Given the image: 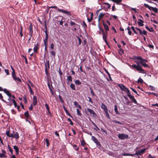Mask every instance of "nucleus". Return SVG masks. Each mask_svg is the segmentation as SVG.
Listing matches in <instances>:
<instances>
[{
    "mask_svg": "<svg viewBox=\"0 0 158 158\" xmlns=\"http://www.w3.org/2000/svg\"><path fill=\"white\" fill-rule=\"evenodd\" d=\"M105 113L106 114V116L108 118H110V116H109V114L108 112V110H107V111H105Z\"/></svg>",
    "mask_w": 158,
    "mask_h": 158,
    "instance_id": "obj_45",
    "label": "nucleus"
},
{
    "mask_svg": "<svg viewBox=\"0 0 158 158\" xmlns=\"http://www.w3.org/2000/svg\"><path fill=\"white\" fill-rule=\"evenodd\" d=\"M118 86L123 91H124L125 92H128L129 89L126 88L124 85L121 84H119Z\"/></svg>",
    "mask_w": 158,
    "mask_h": 158,
    "instance_id": "obj_5",
    "label": "nucleus"
},
{
    "mask_svg": "<svg viewBox=\"0 0 158 158\" xmlns=\"http://www.w3.org/2000/svg\"><path fill=\"white\" fill-rule=\"evenodd\" d=\"M77 38L78 41V45H80L81 44V39L78 37H77Z\"/></svg>",
    "mask_w": 158,
    "mask_h": 158,
    "instance_id": "obj_42",
    "label": "nucleus"
},
{
    "mask_svg": "<svg viewBox=\"0 0 158 158\" xmlns=\"http://www.w3.org/2000/svg\"><path fill=\"white\" fill-rule=\"evenodd\" d=\"M145 28L150 32H152L153 31V29L152 27H151L150 28H149L148 27L146 26Z\"/></svg>",
    "mask_w": 158,
    "mask_h": 158,
    "instance_id": "obj_35",
    "label": "nucleus"
},
{
    "mask_svg": "<svg viewBox=\"0 0 158 158\" xmlns=\"http://www.w3.org/2000/svg\"><path fill=\"white\" fill-rule=\"evenodd\" d=\"M75 27L74 28V30H73L74 31H75L77 30V28H78L79 27V26L78 25H76V26H75Z\"/></svg>",
    "mask_w": 158,
    "mask_h": 158,
    "instance_id": "obj_48",
    "label": "nucleus"
},
{
    "mask_svg": "<svg viewBox=\"0 0 158 158\" xmlns=\"http://www.w3.org/2000/svg\"><path fill=\"white\" fill-rule=\"evenodd\" d=\"M87 111L90 113L91 115H92L94 116L96 115L95 113L92 109L89 108H87Z\"/></svg>",
    "mask_w": 158,
    "mask_h": 158,
    "instance_id": "obj_11",
    "label": "nucleus"
},
{
    "mask_svg": "<svg viewBox=\"0 0 158 158\" xmlns=\"http://www.w3.org/2000/svg\"><path fill=\"white\" fill-rule=\"evenodd\" d=\"M91 139L96 144V145L100 147L101 146L100 142L94 136H92L91 137Z\"/></svg>",
    "mask_w": 158,
    "mask_h": 158,
    "instance_id": "obj_4",
    "label": "nucleus"
},
{
    "mask_svg": "<svg viewBox=\"0 0 158 158\" xmlns=\"http://www.w3.org/2000/svg\"><path fill=\"white\" fill-rule=\"evenodd\" d=\"M0 99H1L2 100V101L3 102H6L3 99V96L1 94H0Z\"/></svg>",
    "mask_w": 158,
    "mask_h": 158,
    "instance_id": "obj_50",
    "label": "nucleus"
},
{
    "mask_svg": "<svg viewBox=\"0 0 158 158\" xmlns=\"http://www.w3.org/2000/svg\"><path fill=\"white\" fill-rule=\"evenodd\" d=\"M45 72L46 74L47 75L48 73L47 69V66H46V64H45Z\"/></svg>",
    "mask_w": 158,
    "mask_h": 158,
    "instance_id": "obj_54",
    "label": "nucleus"
},
{
    "mask_svg": "<svg viewBox=\"0 0 158 158\" xmlns=\"http://www.w3.org/2000/svg\"><path fill=\"white\" fill-rule=\"evenodd\" d=\"M12 133H10L9 131H6V134L7 136L9 137H11L12 136Z\"/></svg>",
    "mask_w": 158,
    "mask_h": 158,
    "instance_id": "obj_26",
    "label": "nucleus"
},
{
    "mask_svg": "<svg viewBox=\"0 0 158 158\" xmlns=\"http://www.w3.org/2000/svg\"><path fill=\"white\" fill-rule=\"evenodd\" d=\"M12 102H13L14 105L15 106V107H16L17 106V105L16 102L15 101L14 99H13Z\"/></svg>",
    "mask_w": 158,
    "mask_h": 158,
    "instance_id": "obj_44",
    "label": "nucleus"
},
{
    "mask_svg": "<svg viewBox=\"0 0 158 158\" xmlns=\"http://www.w3.org/2000/svg\"><path fill=\"white\" fill-rule=\"evenodd\" d=\"M67 81H70L71 82L72 81V77L71 76H69L67 77Z\"/></svg>",
    "mask_w": 158,
    "mask_h": 158,
    "instance_id": "obj_30",
    "label": "nucleus"
},
{
    "mask_svg": "<svg viewBox=\"0 0 158 158\" xmlns=\"http://www.w3.org/2000/svg\"><path fill=\"white\" fill-rule=\"evenodd\" d=\"M103 25L105 29L106 30V32H107L109 30V27L107 24H106L104 22L103 23Z\"/></svg>",
    "mask_w": 158,
    "mask_h": 158,
    "instance_id": "obj_13",
    "label": "nucleus"
},
{
    "mask_svg": "<svg viewBox=\"0 0 158 158\" xmlns=\"http://www.w3.org/2000/svg\"><path fill=\"white\" fill-rule=\"evenodd\" d=\"M107 32H106L105 33H103L102 36V38L103 40H104L106 44L108 45L109 44H108V43L106 40L107 37Z\"/></svg>",
    "mask_w": 158,
    "mask_h": 158,
    "instance_id": "obj_7",
    "label": "nucleus"
},
{
    "mask_svg": "<svg viewBox=\"0 0 158 158\" xmlns=\"http://www.w3.org/2000/svg\"><path fill=\"white\" fill-rule=\"evenodd\" d=\"M139 21H138L137 22L138 24L140 26H143V21L142 20L140 19H139Z\"/></svg>",
    "mask_w": 158,
    "mask_h": 158,
    "instance_id": "obj_20",
    "label": "nucleus"
},
{
    "mask_svg": "<svg viewBox=\"0 0 158 158\" xmlns=\"http://www.w3.org/2000/svg\"><path fill=\"white\" fill-rule=\"evenodd\" d=\"M131 29L133 30V31H134V33H135V34H137V32L135 30V28L134 27L132 26L131 27Z\"/></svg>",
    "mask_w": 158,
    "mask_h": 158,
    "instance_id": "obj_46",
    "label": "nucleus"
},
{
    "mask_svg": "<svg viewBox=\"0 0 158 158\" xmlns=\"http://www.w3.org/2000/svg\"><path fill=\"white\" fill-rule=\"evenodd\" d=\"M63 107V108H64V110L65 112L66 113L67 115H68L70 117H72L71 116V115L69 113V112L68 111V110H67V109L64 106Z\"/></svg>",
    "mask_w": 158,
    "mask_h": 158,
    "instance_id": "obj_25",
    "label": "nucleus"
},
{
    "mask_svg": "<svg viewBox=\"0 0 158 158\" xmlns=\"http://www.w3.org/2000/svg\"><path fill=\"white\" fill-rule=\"evenodd\" d=\"M8 148L9 151L11 153V154H12L13 152L12 149L11 148H10V146L9 145H8Z\"/></svg>",
    "mask_w": 158,
    "mask_h": 158,
    "instance_id": "obj_33",
    "label": "nucleus"
},
{
    "mask_svg": "<svg viewBox=\"0 0 158 158\" xmlns=\"http://www.w3.org/2000/svg\"><path fill=\"white\" fill-rule=\"evenodd\" d=\"M32 28H33L32 24L31 23L30 24V25L29 26V27L28 28V29L30 30V31L29 32V33L33 34V30Z\"/></svg>",
    "mask_w": 158,
    "mask_h": 158,
    "instance_id": "obj_17",
    "label": "nucleus"
},
{
    "mask_svg": "<svg viewBox=\"0 0 158 158\" xmlns=\"http://www.w3.org/2000/svg\"><path fill=\"white\" fill-rule=\"evenodd\" d=\"M77 146L76 145H73V148H74L75 150L76 151H78L79 149V148L77 147Z\"/></svg>",
    "mask_w": 158,
    "mask_h": 158,
    "instance_id": "obj_47",
    "label": "nucleus"
},
{
    "mask_svg": "<svg viewBox=\"0 0 158 158\" xmlns=\"http://www.w3.org/2000/svg\"><path fill=\"white\" fill-rule=\"evenodd\" d=\"M90 92L91 94L93 96H94L95 95V94L92 89H90Z\"/></svg>",
    "mask_w": 158,
    "mask_h": 158,
    "instance_id": "obj_51",
    "label": "nucleus"
},
{
    "mask_svg": "<svg viewBox=\"0 0 158 158\" xmlns=\"http://www.w3.org/2000/svg\"><path fill=\"white\" fill-rule=\"evenodd\" d=\"M129 154L126 153H124L123 154L122 156H129Z\"/></svg>",
    "mask_w": 158,
    "mask_h": 158,
    "instance_id": "obj_64",
    "label": "nucleus"
},
{
    "mask_svg": "<svg viewBox=\"0 0 158 158\" xmlns=\"http://www.w3.org/2000/svg\"><path fill=\"white\" fill-rule=\"evenodd\" d=\"M13 79L15 81H17L19 82H21V80L19 78V77H17L16 76L13 77Z\"/></svg>",
    "mask_w": 158,
    "mask_h": 158,
    "instance_id": "obj_22",
    "label": "nucleus"
},
{
    "mask_svg": "<svg viewBox=\"0 0 158 158\" xmlns=\"http://www.w3.org/2000/svg\"><path fill=\"white\" fill-rule=\"evenodd\" d=\"M101 131H102V132H104L105 133V134L107 135V132H106V131L104 129H103V128H102L101 129Z\"/></svg>",
    "mask_w": 158,
    "mask_h": 158,
    "instance_id": "obj_53",
    "label": "nucleus"
},
{
    "mask_svg": "<svg viewBox=\"0 0 158 158\" xmlns=\"http://www.w3.org/2000/svg\"><path fill=\"white\" fill-rule=\"evenodd\" d=\"M112 122L113 123H117L118 124H120V125L123 124V123H122L120 122H119V121H116L115 120H113L112 121Z\"/></svg>",
    "mask_w": 158,
    "mask_h": 158,
    "instance_id": "obj_27",
    "label": "nucleus"
},
{
    "mask_svg": "<svg viewBox=\"0 0 158 158\" xmlns=\"http://www.w3.org/2000/svg\"><path fill=\"white\" fill-rule=\"evenodd\" d=\"M135 60V62L137 64H133L132 65H129L130 68L131 69H135L137 71L139 72V73H145V71L142 69V66L139 64H141L145 68H149V66L146 63L148 62V60L146 59H143L141 56H135L134 58Z\"/></svg>",
    "mask_w": 158,
    "mask_h": 158,
    "instance_id": "obj_1",
    "label": "nucleus"
},
{
    "mask_svg": "<svg viewBox=\"0 0 158 158\" xmlns=\"http://www.w3.org/2000/svg\"><path fill=\"white\" fill-rule=\"evenodd\" d=\"M137 81H138V83H142L143 82V80H142V79H141L140 77H139V78Z\"/></svg>",
    "mask_w": 158,
    "mask_h": 158,
    "instance_id": "obj_36",
    "label": "nucleus"
},
{
    "mask_svg": "<svg viewBox=\"0 0 158 158\" xmlns=\"http://www.w3.org/2000/svg\"><path fill=\"white\" fill-rule=\"evenodd\" d=\"M45 106L47 110L48 111V112H50V111H49L50 108H49V107L48 106V105L47 103H46L45 104Z\"/></svg>",
    "mask_w": 158,
    "mask_h": 158,
    "instance_id": "obj_38",
    "label": "nucleus"
},
{
    "mask_svg": "<svg viewBox=\"0 0 158 158\" xmlns=\"http://www.w3.org/2000/svg\"><path fill=\"white\" fill-rule=\"evenodd\" d=\"M127 30L128 31V33L129 35H131V28L130 27H128L127 28Z\"/></svg>",
    "mask_w": 158,
    "mask_h": 158,
    "instance_id": "obj_41",
    "label": "nucleus"
},
{
    "mask_svg": "<svg viewBox=\"0 0 158 158\" xmlns=\"http://www.w3.org/2000/svg\"><path fill=\"white\" fill-rule=\"evenodd\" d=\"M51 54L52 55H53V56H56V52L54 51H52L51 52Z\"/></svg>",
    "mask_w": 158,
    "mask_h": 158,
    "instance_id": "obj_59",
    "label": "nucleus"
},
{
    "mask_svg": "<svg viewBox=\"0 0 158 158\" xmlns=\"http://www.w3.org/2000/svg\"><path fill=\"white\" fill-rule=\"evenodd\" d=\"M144 6L148 8L150 10H152L153 7L149 6L147 4L144 3Z\"/></svg>",
    "mask_w": 158,
    "mask_h": 158,
    "instance_id": "obj_19",
    "label": "nucleus"
},
{
    "mask_svg": "<svg viewBox=\"0 0 158 158\" xmlns=\"http://www.w3.org/2000/svg\"><path fill=\"white\" fill-rule=\"evenodd\" d=\"M33 104L34 106H35L37 105V102L36 97L35 96H34L33 97Z\"/></svg>",
    "mask_w": 158,
    "mask_h": 158,
    "instance_id": "obj_14",
    "label": "nucleus"
},
{
    "mask_svg": "<svg viewBox=\"0 0 158 158\" xmlns=\"http://www.w3.org/2000/svg\"><path fill=\"white\" fill-rule=\"evenodd\" d=\"M105 15V13H100L98 18V21L99 23H100L101 19L104 17Z\"/></svg>",
    "mask_w": 158,
    "mask_h": 158,
    "instance_id": "obj_10",
    "label": "nucleus"
},
{
    "mask_svg": "<svg viewBox=\"0 0 158 158\" xmlns=\"http://www.w3.org/2000/svg\"><path fill=\"white\" fill-rule=\"evenodd\" d=\"M13 148L15 150V151L16 152V154H18L19 149L18 147L17 146L15 145L13 147Z\"/></svg>",
    "mask_w": 158,
    "mask_h": 158,
    "instance_id": "obj_24",
    "label": "nucleus"
},
{
    "mask_svg": "<svg viewBox=\"0 0 158 158\" xmlns=\"http://www.w3.org/2000/svg\"><path fill=\"white\" fill-rule=\"evenodd\" d=\"M101 107L105 111L108 110L106 105L103 103H102Z\"/></svg>",
    "mask_w": 158,
    "mask_h": 158,
    "instance_id": "obj_15",
    "label": "nucleus"
},
{
    "mask_svg": "<svg viewBox=\"0 0 158 158\" xmlns=\"http://www.w3.org/2000/svg\"><path fill=\"white\" fill-rule=\"evenodd\" d=\"M4 71L5 73H6L7 75H9V70L7 69H5Z\"/></svg>",
    "mask_w": 158,
    "mask_h": 158,
    "instance_id": "obj_49",
    "label": "nucleus"
},
{
    "mask_svg": "<svg viewBox=\"0 0 158 158\" xmlns=\"http://www.w3.org/2000/svg\"><path fill=\"white\" fill-rule=\"evenodd\" d=\"M12 77L16 76L15 70V71L13 70V71H12Z\"/></svg>",
    "mask_w": 158,
    "mask_h": 158,
    "instance_id": "obj_63",
    "label": "nucleus"
},
{
    "mask_svg": "<svg viewBox=\"0 0 158 158\" xmlns=\"http://www.w3.org/2000/svg\"><path fill=\"white\" fill-rule=\"evenodd\" d=\"M110 6V5L107 2H103L101 5L102 9H104L106 11L109 8Z\"/></svg>",
    "mask_w": 158,
    "mask_h": 158,
    "instance_id": "obj_2",
    "label": "nucleus"
},
{
    "mask_svg": "<svg viewBox=\"0 0 158 158\" xmlns=\"http://www.w3.org/2000/svg\"><path fill=\"white\" fill-rule=\"evenodd\" d=\"M5 156V155L2 153H0V157L1 158L4 157Z\"/></svg>",
    "mask_w": 158,
    "mask_h": 158,
    "instance_id": "obj_61",
    "label": "nucleus"
},
{
    "mask_svg": "<svg viewBox=\"0 0 158 158\" xmlns=\"http://www.w3.org/2000/svg\"><path fill=\"white\" fill-rule=\"evenodd\" d=\"M93 19V17H91L90 19L88 18L87 20L89 22H90Z\"/></svg>",
    "mask_w": 158,
    "mask_h": 158,
    "instance_id": "obj_62",
    "label": "nucleus"
},
{
    "mask_svg": "<svg viewBox=\"0 0 158 158\" xmlns=\"http://www.w3.org/2000/svg\"><path fill=\"white\" fill-rule=\"evenodd\" d=\"M114 110L116 114H119V113L118 111V109L116 105H115Z\"/></svg>",
    "mask_w": 158,
    "mask_h": 158,
    "instance_id": "obj_31",
    "label": "nucleus"
},
{
    "mask_svg": "<svg viewBox=\"0 0 158 158\" xmlns=\"http://www.w3.org/2000/svg\"><path fill=\"white\" fill-rule=\"evenodd\" d=\"M46 30L45 31V33L46 35V37H48V34L46 28V26H45Z\"/></svg>",
    "mask_w": 158,
    "mask_h": 158,
    "instance_id": "obj_57",
    "label": "nucleus"
},
{
    "mask_svg": "<svg viewBox=\"0 0 158 158\" xmlns=\"http://www.w3.org/2000/svg\"><path fill=\"white\" fill-rule=\"evenodd\" d=\"M12 134V136L11 137L15 138L16 139H17L19 138V134L17 132H13Z\"/></svg>",
    "mask_w": 158,
    "mask_h": 158,
    "instance_id": "obj_8",
    "label": "nucleus"
},
{
    "mask_svg": "<svg viewBox=\"0 0 158 158\" xmlns=\"http://www.w3.org/2000/svg\"><path fill=\"white\" fill-rule=\"evenodd\" d=\"M70 88L73 90H76L75 85L73 83H71L70 85Z\"/></svg>",
    "mask_w": 158,
    "mask_h": 158,
    "instance_id": "obj_29",
    "label": "nucleus"
},
{
    "mask_svg": "<svg viewBox=\"0 0 158 158\" xmlns=\"http://www.w3.org/2000/svg\"><path fill=\"white\" fill-rule=\"evenodd\" d=\"M67 120L68 121H69L70 122V124L72 126L73 125V122L72 121V120H71L70 118H68V119Z\"/></svg>",
    "mask_w": 158,
    "mask_h": 158,
    "instance_id": "obj_43",
    "label": "nucleus"
},
{
    "mask_svg": "<svg viewBox=\"0 0 158 158\" xmlns=\"http://www.w3.org/2000/svg\"><path fill=\"white\" fill-rule=\"evenodd\" d=\"M45 142L46 143V145L47 147H48L49 145V140L48 139L46 138L45 139Z\"/></svg>",
    "mask_w": 158,
    "mask_h": 158,
    "instance_id": "obj_37",
    "label": "nucleus"
},
{
    "mask_svg": "<svg viewBox=\"0 0 158 158\" xmlns=\"http://www.w3.org/2000/svg\"><path fill=\"white\" fill-rule=\"evenodd\" d=\"M54 45L53 43H52L51 44L50 48L52 49H53L54 48Z\"/></svg>",
    "mask_w": 158,
    "mask_h": 158,
    "instance_id": "obj_58",
    "label": "nucleus"
},
{
    "mask_svg": "<svg viewBox=\"0 0 158 158\" xmlns=\"http://www.w3.org/2000/svg\"><path fill=\"white\" fill-rule=\"evenodd\" d=\"M131 89L135 93L137 94V92L136 91L135 89H133V88H131Z\"/></svg>",
    "mask_w": 158,
    "mask_h": 158,
    "instance_id": "obj_56",
    "label": "nucleus"
},
{
    "mask_svg": "<svg viewBox=\"0 0 158 158\" xmlns=\"http://www.w3.org/2000/svg\"><path fill=\"white\" fill-rule=\"evenodd\" d=\"M146 149V148H144L138 151H136L135 154L137 155H141L145 152Z\"/></svg>",
    "mask_w": 158,
    "mask_h": 158,
    "instance_id": "obj_6",
    "label": "nucleus"
},
{
    "mask_svg": "<svg viewBox=\"0 0 158 158\" xmlns=\"http://www.w3.org/2000/svg\"><path fill=\"white\" fill-rule=\"evenodd\" d=\"M152 10H153L155 13H157L158 12V10L157 8L156 7H153Z\"/></svg>",
    "mask_w": 158,
    "mask_h": 158,
    "instance_id": "obj_40",
    "label": "nucleus"
},
{
    "mask_svg": "<svg viewBox=\"0 0 158 158\" xmlns=\"http://www.w3.org/2000/svg\"><path fill=\"white\" fill-rule=\"evenodd\" d=\"M74 105L76 107H78L80 109H81V107L80 105H79L78 103L76 102H74Z\"/></svg>",
    "mask_w": 158,
    "mask_h": 158,
    "instance_id": "obj_21",
    "label": "nucleus"
},
{
    "mask_svg": "<svg viewBox=\"0 0 158 158\" xmlns=\"http://www.w3.org/2000/svg\"><path fill=\"white\" fill-rule=\"evenodd\" d=\"M139 34L142 35H147V31L145 30H144L143 32L141 31V29L139 30Z\"/></svg>",
    "mask_w": 158,
    "mask_h": 158,
    "instance_id": "obj_18",
    "label": "nucleus"
},
{
    "mask_svg": "<svg viewBox=\"0 0 158 158\" xmlns=\"http://www.w3.org/2000/svg\"><path fill=\"white\" fill-rule=\"evenodd\" d=\"M23 100H24V103H27V99H26V96H25L23 97Z\"/></svg>",
    "mask_w": 158,
    "mask_h": 158,
    "instance_id": "obj_52",
    "label": "nucleus"
},
{
    "mask_svg": "<svg viewBox=\"0 0 158 158\" xmlns=\"http://www.w3.org/2000/svg\"><path fill=\"white\" fill-rule=\"evenodd\" d=\"M77 114L78 115L80 116H81V114L80 111L78 109H77Z\"/></svg>",
    "mask_w": 158,
    "mask_h": 158,
    "instance_id": "obj_39",
    "label": "nucleus"
},
{
    "mask_svg": "<svg viewBox=\"0 0 158 158\" xmlns=\"http://www.w3.org/2000/svg\"><path fill=\"white\" fill-rule=\"evenodd\" d=\"M29 90L31 94L33 95L34 94V93L32 91V89H29Z\"/></svg>",
    "mask_w": 158,
    "mask_h": 158,
    "instance_id": "obj_55",
    "label": "nucleus"
},
{
    "mask_svg": "<svg viewBox=\"0 0 158 158\" xmlns=\"http://www.w3.org/2000/svg\"><path fill=\"white\" fill-rule=\"evenodd\" d=\"M118 138L121 139H125L128 138V135L127 134H121L118 135Z\"/></svg>",
    "mask_w": 158,
    "mask_h": 158,
    "instance_id": "obj_3",
    "label": "nucleus"
},
{
    "mask_svg": "<svg viewBox=\"0 0 158 158\" xmlns=\"http://www.w3.org/2000/svg\"><path fill=\"white\" fill-rule=\"evenodd\" d=\"M75 83L77 85H80L81 84V82L79 80H77L75 81Z\"/></svg>",
    "mask_w": 158,
    "mask_h": 158,
    "instance_id": "obj_32",
    "label": "nucleus"
},
{
    "mask_svg": "<svg viewBox=\"0 0 158 158\" xmlns=\"http://www.w3.org/2000/svg\"><path fill=\"white\" fill-rule=\"evenodd\" d=\"M48 37H46L44 40V45H47Z\"/></svg>",
    "mask_w": 158,
    "mask_h": 158,
    "instance_id": "obj_28",
    "label": "nucleus"
},
{
    "mask_svg": "<svg viewBox=\"0 0 158 158\" xmlns=\"http://www.w3.org/2000/svg\"><path fill=\"white\" fill-rule=\"evenodd\" d=\"M39 45L38 43H37L35 45L33 48V50L35 52H37L38 50L39 49Z\"/></svg>",
    "mask_w": 158,
    "mask_h": 158,
    "instance_id": "obj_12",
    "label": "nucleus"
},
{
    "mask_svg": "<svg viewBox=\"0 0 158 158\" xmlns=\"http://www.w3.org/2000/svg\"><path fill=\"white\" fill-rule=\"evenodd\" d=\"M47 85H48V88H49L50 91H51V92H52V93H53L52 90L50 87V84L49 81H48Z\"/></svg>",
    "mask_w": 158,
    "mask_h": 158,
    "instance_id": "obj_34",
    "label": "nucleus"
},
{
    "mask_svg": "<svg viewBox=\"0 0 158 158\" xmlns=\"http://www.w3.org/2000/svg\"><path fill=\"white\" fill-rule=\"evenodd\" d=\"M70 24L71 26H73V25H75V26H76V25H77L74 22H73L72 21L70 22Z\"/></svg>",
    "mask_w": 158,
    "mask_h": 158,
    "instance_id": "obj_60",
    "label": "nucleus"
},
{
    "mask_svg": "<svg viewBox=\"0 0 158 158\" xmlns=\"http://www.w3.org/2000/svg\"><path fill=\"white\" fill-rule=\"evenodd\" d=\"M3 91L9 97H11V94H10L9 91L7 90L6 89H4Z\"/></svg>",
    "mask_w": 158,
    "mask_h": 158,
    "instance_id": "obj_16",
    "label": "nucleus"
},
{
    "mask_svg": "<svg viewBox=\"0 0 158 158\" xmlns=\"http://www.w3.org/2000/svg\"><path fill=\"white\" fill-rule=\"evenodd\" d=\"M58 11L60 12H62L63 13H64L68 15H71V13L68 11H67L65 10H61L60 9H58L57 10Z\"/></svg>",
    "mask_w": 158,
    "mask_h": 158,
    "instance_id": "obj_9",
    "label": "nucleus"
},
{
    "mask_svg": "<svg viewBox=\"0 0 158 158\" xmlns=\"http://www.w3.org/2000/svg\"><path fill=\"white\" fill-rule=\"evenodd\" d=\"M25 116L27 118H29L31 116L28 111L26 112L24 114Z\"/></svg>",
    "mask_w": 158,
    "mask_h": 158,
    "instance_id": "obj_23",
    "label": "nucleus"
}]
</instances>
